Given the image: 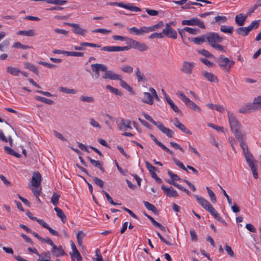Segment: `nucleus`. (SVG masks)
Instances as JSON below:
<instances>
[{"label":"nucleus","mask_w":261,"mask_h":261,"mask_svg":"<svg viewBox=\"0 0 261 261\" xmlns=\"http://www.w3.org/2000/svg\"><path fill=\"white\" fill-rule=\"evenodd\" d=\"M92 71L95 74V77L96 79L99 77L100 71L105 72V73L101 76L102 79H117L116 75L114 74V72L108 70V67L102 64H93L91 66Z\"/></svg>","instance_id":"f257e3e1"},{"label":"nucleus","mask_w":261,"mask_h":261,"mask_svg":"<svg viewBox=\"0 0 261 261\" xmlns=\"http://www.w3.org/2000/svg\"><path fill=\"white\" fill-rule=\"evenodd\" d=\"M228 121L231 131L233 133L236 138H241L242 134H243L241 131L242 127L241 124L238 121L237 118L233 113L229 111L227 112Z\"/></svg>","instance_id":"f03ea898"},{"label":"nucleus","mask_w":261,"mask_h":261,"mask_svg":"<svg viewBox=\"0 0 261 261\" xmlns=\"http://www.w3.org/2000/svg\"><path fill=\"white\" fill-rule=\"evenodd\" d=\"M216 62L219 66L225 71L229 72L231 68L234 64L233 60H229L228 58L225 57L223 55H221L215 59Z\"/></svg>","instance_id":"7ed1b4c3"},{"label":"nucleus","mask_w":261,"mask_h":261,"mask_svg":"<svg viewBox=\"0 0 261 261\" xmlns=\"http://www.w3.org/2000/svg\"><path fill=\"white\" fill-rule=\"evenodd\" d=\"M168 174L169 176L170 177V178L172 179V180L168 179L167 180V182L169 183V184L174 186V187H176L178 189L180 190L181 191L185 192L189 195H191V193L185 187L181 186V185H179L178 184L175 182L174 180H180V178L178 177V176L177 174H174L172 173V171L170 170L168 171Z\"/></svg>","instance_id":"20e7f679"},{"label":"nucleus","mask_w":261,"mask_h":261,"mask_svg":"<svg viewBox=\"0 0 261 261\" xmlns=\"http://www.w3.org/2000/svg\"><path fill=\"white\" fill-rule=\"evenodd\" d=\"M179 96L185 105L190 109L194 111L200 112V108L187 97L183 92H180L179 94Z\"/></svg>","instance_id":"39448f33"},{"label":"nucleus","mask_w":261,"mask_h":261,"mask_svg":"<svg viewBox=\"0 0 261 261\" xmlns=\"http://www.w3.org/2000/svg\"><path fill=\"white\" fill-rule=\"evenodd\" d=\"M205 37L206 41H207L212 47L217 43H221L223 40V37L214 32H211L206 34Z\"/></svg>","instance_id":"423d86ee"},{"label":"nucleus","mask_w":261,"mask_h":261,"mask_svg":"<svg viewBox=\"0 0 261 261\" xmlns=\"http://www.w3.org/2000/svg\"><path fill=\"white\" fill-rule=\"evenodd\" d=\"M110 6H116L122 7L133 12H140L141 9L134 5L133 4L128 3L124 4L123 3L109 2L108 3Z\"/></svg>","instance_id":"0eeeda50"},{"label":"nucleus","mask_w":261,"mask_h":261,"mask_svg":"<svg viewBox=\"0 0 261 261\" xmlns=\"http://www.w3.org/2000/svg\"><path fill=\"white\" fill-rule=\"evenodd\" d=\"M194 196L196 199L197 202L200 204L203 208L208 211L210 213L214 208L213 205L209 202V201L204 199L202 197L197 195H195Z\"/></svg>","instance_id":"6e6552de"},{"label":"nucleus","mask_w":261,"mask_h":261,"mask_svg":"<svg viewBox=\"0 0 261 261\" xmlns=\"http://www.w3.org/2000/svg\"><path fill=\"white\" fill-rule=\"evenodd\" d=\"M182 25L198 26L201 29H205V27L202 21L197 18L193 17L189 20H184L181 21Z\"/></svg>","instance_id":"1a4fd4ad"},{"label":"nucleus","mask_w":261,"mask_h":261,"mask_svg":"<svg viewBox=\"0 0 261 261\" xmlns=\"http://www.w3.org/2000/svg\"><path fill=\"white\" fill-rule=\"evenodd\" d=\"M127 43L129 44L128 46L134 48L140 51H143L147 49V46L144 43L140 42L133 39H128Z\"/></svg>","instance_id":"9d476101"},{"label":"nucleus","mask_w":261,"mask_h":261,"mask_svg":"<svg viewBox=\"0 0 261 261\" xmlns=\"http://www.w3.org/2000/svg\"><path fill=\"white\" fill-rule=\"evenodd\" d=\"M195 66L194 62L184 61L180 68V71L187 75H191Z\"/></svg>","instance_id":"9b49d317"},{"label":"nucleus","mask_w":261,"mask_h":261,"mask_svg":"<svg viewBox=\"0 0 261 261\" xmlns=\"http://www.w3.org/2000/svg\"><path fill=\"white\" fill-rule=\"evenodd\" d=\"M163 33L168 38L175 39L177 37L176 31L172 29L169 23H167L166 27L163 30Z\"/></svg>","instance_id":"f8f14e48"},{"label":"nucleus","mask_w":261,"mask_h":261,"mask_svg":"<svg viewBox=\"0 0 261 261\" xmlns=\"http://www.w3.org/2000/svg\"><path fill=\"white\" fill-rule=\"evenodd\" d=\"M161 189L163 190L164 194L168 197H177L178 196L177 191L172 187L167 188L163 185L161 186Z\"/></svg>","instance_id":"ddd939ff"},{"label":"nucleus","mask_w":261,"mask_h":261,"mask_svg":"<svg viewBox=\"0 0 261 261\" xmlns=\"http://www.w3.org/2000/svg\"><path fill=\"white\" fill-rule=\"evenodd\" d=\"M130 49V47L127 46H107L101 48V50L106 51H120L124 50H128Z\"/></svg>","instance_id":"4468645a"},{"label":"nucleus","mask_w":261,"mask_h":261,"mask_svg":"<svg viewBox=\"0 0 261 261\" xmlns=\"http://www.w3.org/2000/svg\"><path fill=\"white\" fill-rule=\"evenodd\" d=\"M64 24H65L69 27H73V32L77 35L84 36L85 33L87 32V31L86 30L80 28L78 24L68 23V22H65Z\"/></svg>","instance_id":"2eb2a0df"},{"label":"nucleus","mask_w":261,"mask_h":261,"mask_svg":"<svg viewBox=\"0 0 261 261\" xmlns=\"http://www.w3.org/2000/svg\"><path fill=\"white\" fill-rule=\"evenodd\" d=\"M51 253L53 255L56 257H59L61 256H63L65 254V252L63 249V247L61 245L59 246H57L54 245L52 247V249L51 250Z\"/></svg>","instance_id":"dca6fc26"},{"label":"nucleus","mask_w":261,"mask_h":261,"mask_svg":"<svg viewBox=\"0 0 261 261\" xmlns=\"http://www.w3.org/2000/svg\"><path fill=\"white\" fill-rule=\"evenodd\" d=\"M41 175L39 172H34L32 178V185L34 187H39L41 184Z\"/></svg>","instance_id":"f3484780"},{"label":"nucleus","mask_w":261,"mask_h":261,"mask_svg":"<svg viewBox=\"0 0 261 261\" xmlns=\"http://www.w3.org/2000/svg\"><path fill=\"white\" fill-rule=\"evenodd\" d=\"M114 74L116 75L117 79H111L110 80L120 81V85L122 88L126 89L128 91L130 92H133V88L122 79L121 76L120 75L117 74L115 72Z\"/></svg>","instance_id":"a211bd4d"},{"label":"nucleus","mask_w":261,"mask_h":261,"mask_svg":"<svg viewBox=\"0 0 261 261\" xmlns=\"http://www.w3.org/2000/svg\"><path fill=\"white\" fill-rule=\"evenodd\" d=\"M146 27H142L140 29L134 27L133 28H128V30L131 34H134L138 36L143 35L144 34L147 33L146 30Z\"/></svg>","instance_id":"6ab92c4d"},{"label":"nucleus","mask_w":261,"mask_h":261,"mask_svg":"<svg viewBox=\"0 0 261 261\" xmlns=\"http://www.w3.org/2000/svg\"><path fill=\"white\" fill-rule=\"evenodd\" d=\"M173 124L176 127L180 129L184 133L188 135H192L191 132L187 129L183 124L181 123L177 118H175Z\"/></svg>","instance_id":"aec40b11"},{"label":"nucleus","mask_w":261,"mask_h":261,"mask_svg":"<svg viewBox=\"0 0 261 261\" xmlns=\"http://www.w3.org/2000/svg\"><path fill=\"white\" fill-rule=\"evenodd\" d=\"M202 76L211 82H218L217 77L212 73L208 72L207 71H204L201 73Z\"/></svg>","instance_id":"412c9836"},{"label":"nucleus","mask_w":261,"mask_h":261,"mask_svg":"<svg viewBox=\"0 0 261 261\" xmlns=\"http://www.w3.org/2000/svg\"><path fill=\"white\" fill-rule=\"evenodd\" d=\"M150 137L152 139V140L160 147H161L164 150L166 151L168 153H169L170 155H173V152L167 148L165 145H164L162 143L160 142L157 140L156 137L152 134L150 135Z\"/></svg>","instance_id":"4be33fe9"},{"label":"nucleus","mask_w":261,"mask_h":261,"mask_svg":"<svg viewBox=\"0 0 261 261\" xmlns=\"http://www.w3.org/2000/svg\"><path fill=\"white\" fill-rule=\"evenodd\" d=\"M157 127L162 132L166 134L168 137H173V135L174 134L173 132L169 128L166 127L162 123L160 122Z\"/></svg>","instance_id":"5701e85b"},{"label":"nucleus","mask_w":261,"mask_h":261,"mask_svg":"<svg viewBox=\"0 0 261 261\" xmlns=\"http://www.w3.org/2000/svg\"><path fill=\"white\" fill-rule=\"evenodd\" d=\"M165 98L166 101L170 105V108L172 109V110L174 112H175V113H179L180 112V110L178 109V108L177 107V106L175 105V103L173 102V101L171 100L170 97L169 96V95L166 93H165Z\"/></svg>","instance_id":"b1692460"},{"label":"nucleus","mask_w":261,"mask_h":261,"mask_svg":"<svg viewBox=\"0 0 261 261\" xmlns=\"http://www.w3.org/2000/svg\"><path fill=\"white\" fill-rule=\"evenodd\" d=\"M142 101L145 103L152 105L153 103V100L151 93L149 92H144L143 98H142Z\"/></svg>","instance_id":"393cba45"},{"label":"nucleus","mask_w":261,"mask_h":261,"mask_svg":"<svg viewBox=\"0 0 261 261\" xmlns=\"http://www.w3.org/2000/svg\"><path fill=\"white\" fill-rule=\"evenodd\" d=\"M38 255L39 258L37 259V261H53L50 260L51 254L49 251L43 252Z\"/></svg>","instance_id":"a878e982"},{"label":"nucleus","mask_w":261,"mask_h":261,"mask_svg":"<svg viewBox=\"0 0 261 261\" xmlns=\"http://www.w3.org/2000/svg\"><path fill=\"white\" fill-rule=\"evenodd\" d=\"M256 110L255 109L254 104L253 103L246 105L245 107L240 109L239 112L241 113H246L251 112L253 110Z\"/></svg>","instance_id":"bb28decb"},{"label":"nucleus","mask_w":261,"mask_h":261,"mask_svg":"<svg viewBox=\"0 0 261 261\" xmlns=\"http://www.w3.org/2000/svg\"><path fill=\"white\" fill-rule=\"evenodd\" d=\"M246 19V16L244 15L242 13L237 15L235 17L236 23L239 26L243 25Z\"/></svg>","instance_id":"cd10ccee"},{"label":"nucleus","mask_w":261,"mask_h":261,"mask_svg":"<svg viewBox=\"0 0 261 261\" xmlns=\"http://www.w3.org/2000/svg\"><path fill=\"white\" fill-rule=\"evenodd\" d=\"M210 214L219 222L222 223L225 226L227 225L226 222L222 218L219 214L215 210V208L211 212Z\"/></svg>","instance_id":"c85d7f7f"},{"label":"nucleus","mask_w":261,"mask_h":261,"mask_svg":"<svg viewBox=\"0 0 261 261\" xmlns=\"http://www.w3.org/2000/svg\"><path fill=\"white\" fill-rule=\"evenodd\" d=\"M87 158L93 166L99 168L102 172L105 171L104 168L102 166L101 163L99 161L93 160L90 156H87Z\"/></svg>","instance_id":"c756f323"},{"label":"nucleus","mask_w":261,"mask_h":261,"mask_svg":"<svg viewBox=\"0 0 261 261\" xmlns=\"http://www.w3.org/2000/svg\"><path fill=\"white\" fill-rule=\"evenodd\" d=\"M6 71L8 73L14 76H18L19 73L21 72L19 69L12 66H8Z\"/></svg>","instance_id":"7c9ffc66"},{"label":"nucleus","mask_w":261,"mask_h":261,"mask_svg":"<svg viewBox=\"0 0 261 261\" xmlns=\"http://www.w3.org/2000/svg\"><path fill=\"white\" fill-rule=\"evenodd\" d=\"M54 210L56 211L57 216L61 219L63 223H65L67 219L63 211L57 207H55Z\"/></svg>","instance_id":"2f4dec72"},{"label":"nucleus","mask_w":261,"mask_h":261,"mask_svg":"<svg viewBox=\"0 0 261 261\" xmlns=\"http://www.w3.org/2000/svg\"><path fill=\"white\" fill-rule=\"evenodd\" d=\"M245 135L242 134L241 138H236L240 142V146L243 151V153L249 151L247 145L245 143Z\"/></svg>","instance_id":"473e14b6"},{"label":"nucleus","mask_w":261,"mask_h":261,"mask_svg":"<svg viewBox=\"0 0 261 261\" xmlns=\"http://www.w3.org/2000/svg\"><path fill=\"white\" fill-rule=\"evenodd\" d=\"M24 66L25 69H29L37 74H38V68L35 65L28 62H25Z\"/></svg>","instance_id":"72a5a7b5"},{"label":"nucleus","mask_w":261,"mask_h":261,"mask_svg":"<svg viewBox=\"0 0 261 261\" xmlns=\"http://www.w3.org/2000/svg\"><path fill=\"white\" fill-rule=\"evenodd\" d=\"M136 75L137 78V81L138 82H146V78L144 75V74L141 72L139 68L137 67L135 70Z\"/></svg>","instance_id":"f704fd0d"},{"label":"nucleus","mask_w":261,"mask_h":261,"mask_svg":"<svg viewBox=\"0 0 261 261\" xmlns=\"http://www.w3.org/2000/svg\"><path fill=\"white\" fill-rule=\"evenodd\" d=\"M17 35L31 37L35 35V32L34 30H29L27 31L20 30L17 32Z\"/></svg>","instance_id":"c9c22d12"},{"label":"nucleus","mask_w":261,"mask_h":261,"mask_svg":"<svg viewBox=\"0 0 261 261\" xmlns=\"http://www.w3.org/2000/svg\"><path fill=\"white\" fill-rule=\"evenodd\" d=\"M236 32L239 35H241L243 36H246L248 35V33L250 31L247 27L239 28L238 29H237Z\"/></svg>","instance_id":"e433bc0d"},{"label":"nucleus","mask_w":261,"mask_h":261,"mask_svg":"<svg viewBox=\"0 0 261 261\" xmlns=\"http://www.w3.org/2000/svg\"><path fill=\"white\" fill-rule=\"evenodd\" d=\"M227 18L224 16H217L215 17V20L212 21L211 23L214 24L216 23H218L219 24L221 23H224L226 21Z\"/></svg>","instance_id":"4c0bfd02"},{"label":"nucleus","mask_w":261,"mask_h":261,"mask_svg":"<svg viewBox=\"0 0 261 261\" xmlns=\"http://www.w3.org/2000/svg\"><path fill=\"white\" fill-rule=\"evenodd\" d=\"M59 91L62 92H64L67 94H75L77 93V91L74 89H69L64 87H60L59 88Z\"/></svg>","instance_id":"58836bf2"},{"label":"nucleus","mask_w":261,"mask_h":261,"mask_svg":"<svg viewBox=\"0 0 261 261\" xmlns=\"http://www.w3.org/2000/svg\"><path fill=\"white\" fill-rule=\"evenodd\" d=\"M120 69L123 72L131 74L133 72V68L130 65H125L120 67Z\"/></svg>","instance_id":"ea45409f"},{"label":"nucleus","mask_w":261,"mask_h":261,"mask_svg":"<svg viewBox=\"0 0 261 261\" xmlns=\"http://www.w3.org/2000/svg\"><path fill=\"white\" fill-rule=\"evenodd\" d=\"M143 203L145 206V207L149 210L152 211L153 213L156 214L157 212V209L155 206L152 204L150 203L149 202L144 201Z\"/></svg>","instance_id":"a19ab883"},{"label":"nucleus","mask_w":261,"mask_h":261,"mask_svg":"<svg viewBox=\"0 0 261 261\" xmlns=\"http://www.w3.org/2000/svg\"><path fill=\"white\" fill-rule=\"evenodd\" d=\"M191 41L194 42L195 44H200L201 43L206 41L205 35H202L200 37L192 38Z\"/></svg>","instance_id":"79ce46f5"},{"label":"nucleus","mask_w":261,"mask_h":261,"mask_svg":"<svg viewBox=\"0 0 261 261\" xmlns=\"http://www.w3.org/2000/svg\"><path fill=\"white\" fill-rule=\"evenodd\" d=\"M35 99L39 101L44 102L48 105H51L54 102V101L52 100L40 96H36Z\"/></svg>","instance_id":"37998d69"},{"label":"nucleus","mask_w":261,"mask_h":261,"mask_svg":"<svg viewBox=\"0 0 261 261\" xmlns=\"http://www.w3.org/2000/svg\"><path fill=\"white\" fill-rule=\"evenodd\" d=\"M80 99L82 101L86 102L88 103H93L95 101V99L92 96L82 95L80 97Z\"/></svg>","instance_id":"c03bdc74"},{"label":"nucleus","mask_w":261,"mask_h":261,"mask_svg":"<svg viewBox=\"0 0 261 261\" xmlns=\"http://www.w3.org/2000/svg\"><path fill=\"white\" fill-rule=\"evenodd\" d=\"M106 88L108 89L111 92L115 94L116 95L121 96L122 95V93L121 91H120L118 89L113 87L110 85L106 86Z\"/></svg>","instance_id":"a18cd8bd"},{"label":"nucleus","mask_w":261,"mask_h":261,"mask_svg":"<svg viewBox=\"0 0 261 261\" xmlns=\"http://www.w3.org/2000/svg\"><path fill=\"white\" fill-rule=\"evenodd\" d=\"M221 32L225 33H229L232 34L233 31V27H228L226 25H222L220 28Z\"/></svg>","instance_id":"49530a36"},{"label":"nucleus","mask_w":261,"mask_h":261,"mask_svg":"<svg viewBox=\"0 0 261 261\" xmlns=\"http://www.w3.org/2000/svg\"><path fill=\"white\" fill-rule=\"evenodd\" d=\"M206 190L211 201L213 203H216L217 201V199L215 193L208 187H206Z\"/></svg>","instance_id":"de8ad7c7"},{"label":"nucleus","mask_w":261,"mask_h":261,"mask_svg":"<svg viewBox=\"0 0 261 261\" xmlns=\"http://www.w3.org/2000/svg\"><path fill=\"white\" fill-rule=\"evenodd\" d=\"M102 192L105 195L107 200L112 205H121V203H116L115 202L112 198L110 196V195L105 191L102 190Z\"/></svg>","instance_id":"09e8293b"},{"label":"nucleus","mask_w":261,"mask_h":261,"mask_svg":"<svg viewBox=\"0 0 261 261\" xmlns=\"http://www.w3.org/2000/svg\"><path fill=\"white\" fill-rule=\"evenodd\" d=\"M254 104L255 109H261V95L255 98L253 102Z\"/></svg>","instance_id":"8fccbe9b"},{"label":"nucleus","mask_w":261,"mask_h":261,"mask_svg":"<svg viewBox=\"0 0 261 261\" xmlns=\"http://www.w3.org/2000/svg\"><path fill=\"white\" fill-rule=\"evenodd\" d=\"M60 195L57 193H54L51 198V202L52 203L56 206L59 202Z\"/></svg>","instance_id":"3c124183"},{"label":"nucleus","mask_w":261,"mask_h":261,"mask_svg":"<svg viewBox=\"0 0 261 261\" xmlns=\"http://www.w3.org/2000/svg\"><path fill=\"white\" fill-rule=\"evenodd\" d=\"M85 234L83 233L82 231H79L76 233V239L78 243V244L80 246L82 245L83 242V238L84 237Z\"/></svg>","instance_id":"603ef678"},{"label":"nucleus","mask_w":261,"mask_h":261,"mask_svg":"<svg viewBox=\"0 0 261 261\" xmlns=\"http://www.w3.org/2000/svg\"><path fill=\"white\" fill-rule=\"evenodd\" d=\"M261 6V0H258L256 4L250 9L248 11V15H250L256 9H257L259 7Z\"/></svg>","instance_id":"864d4df0"},{"label":"nucleus","mask_w":261,"mask_h":261,"mask_svg":"<svg viewBox=\"0 0 261 261\" xmlns=\"http://www.w3.org/2000/svg\"><path fill=\"white\" fill-rule=\"evenodd\" d=\"M259 20L253 21L247 27L250 31L253 29H257L259 26Z\"/></svg>","instance_id":"5fc2aeb1"},{"label":"nucleus","mask_w":261,"mask_h":261,"mask_svg":"<svg viewBox=\"0 0 261 261\" xmlns=\"http://www.w3.org/2000/svg\"><path fill=\"white\" fill-rule=\"evenodd\" d=\"M184 30L185 31H186V32H188L189 33L192 34V35H196L199 32V29L191 28H189V27H185L184 28Z\"/></svg>","instance_id":"6e6d98bb"},{"label":"nucleus","mask_w":261,"mask_h":261,"mask_svg":"<svg viewBox=\"0 0 261 261\" xmlns=\"http://www.w3.org/2000/svg\"><path fill=\"white\" fill-rule=\"evenodd\" d=\"M172 159H173V162L175 163V164L177 166H178L179 168H180L182 170L186 171V172H188V170H187V168L185 167V166L182 164V163H181L180 161H179L178 160H177L174 158H173Z\"/></svg>","instance_id":"4d7b16f0"},{"label":"nucleus","mask_w":261,"mask_h":261,"mask_svg":"<svg viewBox=\"0 0 261 261\" xmlns=\"http://www.w3.org/2000/svg\"><path fill=\"white\" fill-rule=\"evenodd\" d=\"M9 45V41L8 40H5L3 41L0 44V50L1 51H4L5 49L8 47Z\"/></svg>","instance_id":"13d9d810"},{"label":"nucleus","mask_w":261,"mask_h":261,"mask_svg":"<svg viewBox=\"0 0 261 261\" xmlns=\"http://www.w3.org/2000/svg\"><path fill=\"white\" fill-rule=\"evenodd\" d=\"M93 180L95 184L100 188H102L104 186V182L100 179L96 177H93Z\"/></svg>","instance_id":"bf43d9fd"},{"label":"nucleus","mask_w":261,"mask_h":261,"mask_svg":"<svg viewBox=\"0 0 261 261\" xmlns=\"http://www.w3.org/2000/svg\"><path fill=\"white\" fill-rule=\"evenodd\" d=\"M144 118L149 121L151 123H152L153 124L156 125V126H158V125H159V124L160 123V122H156L152 118L151 116H150L148 114H146V113H144Z\"/></svg>","instance_id":"052dcab7"},{"label":"nucleus","mask_w":261,"mask_h":261,"mask_svg":"<svg viewBox=\"0 0 261 261\" xmlns=\"http://www.w3.org/2000/svg\"><path fill=\"white\" fill-rule=\"evenodd\" d=\"M244 154L247 163L254 160L253 156L249 151H246Z\"/></svg>","instance_id":"680f3d73"},{"label":"nucleus","mask_w":261,"mask_h":261,"mask_svg":"<svg viewBox=\"0 0 261 261\" xmlns=\"http://www.w3.org/2000/svg\"><path fill=\"white\" fill-rule=\"evenodd\" d=\"M145 165L147 169L149 171L150 175L151 174V172H155L156 170V168L152 166L151 164H150L149 162L145 161Z\"/></svg>","instance_id":"e2e57ef3"},{"label":"nucleus","mask_w":261,"mask_h":261,"mask_svg":"<svg viewBox=\"0 0 261 261\" xmlns=\"http://www.w3.org/2000/svg\"><path fill=\"white\" fill-rule=\"evenodd\" d=\"M198 52L200 54L207 58H211L213 57L212 54H211L209 51L204 49L199 50Z\"/></svg>","instance_id":"0e129e2a"},{"label":"nucleus","mask_w":261,"mask_h":261,"mask_svg":"<svg viewBox=\"0 0 261 261\" xmlns=\"http://www.w3.org/2000/svg\"><path fill=\"white\" fill-rule=\"evenodd\" d=\"M13 47H16V48H20L23 49H28V48H30L31 47L29 46L22 44H21V43L18 42H15L13 44Z\"/></svg>","instance_id":"69168bd1"},{"label":"nucleus","mask_w":261,"mask_h":261,"mask_svg":"<svg viewBox=\"0 0 261 261\" xmlns=\"http://www.w3.org/2000/svg\"><path fill=\"white\" fill-rule=\"evenodd\" d=\"M163 34V33H154L149 36V38L150 39L154 38H162L164 37Z\"/></svg>","instance_id":"338daca9"},{"label":"nucleus","mask_w":261,"mask_h":261,"mask_svg":"<svg viewBox=\"0 0 261 261\" xmlns=\"http://www.w3.org/2000/svg\"><path fill=\"white\" fill-rule=\"evenodd\" d=\"M93 33H100L103 34H107L111 32V30L105 29H97L92 31Z\"/></svg>","instance_id":"774afa93"}]
</instances>
